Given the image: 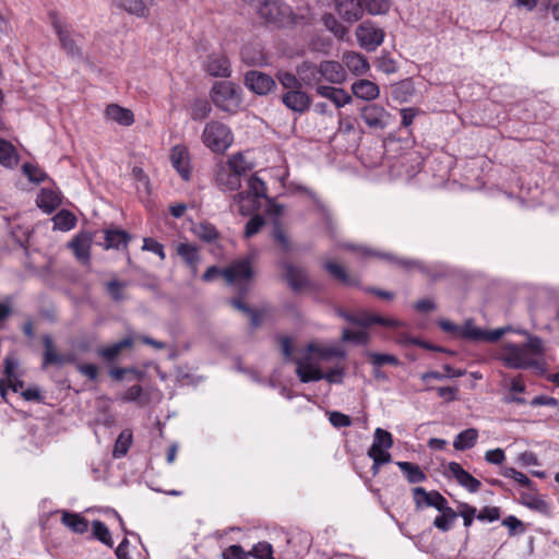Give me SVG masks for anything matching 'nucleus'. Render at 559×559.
I'll return each instance as SVG.
<instances>
[{"mask_svg":"<svg viewBox=\"0 0 559 559\" xmlns=\"http://www.w3.org/2000/svg\"><path fill=\"white\" fill-rule=\"evenodd\" d=\"M412 492L417 509H421L424 504L426 507H433L439 512L450 508L447 499L439 491H426L423 487H415L412 489Z\"/></svg>","mask_w":559,"mask_h":559,"instance_id":"9","label":"nucleus"},{"mask_svg":"<svg viewBox=\"0 0 559 559\" xmlns=\"http://www.w3.org/2000/svg\"><path fill=\"white\" fill-rule=\"evenodd\" d=\"M52 26L58 35L62 48L67 51V53L71 57L81 56V50L75 44V40L72 38L68 26L57 19L52 20Z\"/></svg>","mask_w":559,"mask_h":559,"instance_id":"21","label":"nucleus"},{"mask_svg":"<svg viewBox=\"0 0 559 559\" xmlns=\"http://www.w3.org/2000/svg\"><path fill=\"white\" fill-rule=\"evenodd\" d=\"M248 2L255 10L259 16L269 24L278 27L307 24L311 20L310 11L304 10L300 14L294 13L292 9L280 0H242Z\"/></svg>","mask_w":559,"mask_h":559,"instance_id":"2","label":"nucleus"},{"mask_svg":"<svg viewBox=\"0 0 559 559\" xmlns=\"http://www.w3.org/2000/svg\"><path fill=\"white\" fill-rule=\"evenodd\" d=\"M273 239L277 242V245L282 248V250L284 252H287L290 250L289 238L278 222H276L274 224Z\"/></svg>","mask_w":559,"mask_h":559,"instance_id":"61","label":"nucleus"},{"mask_svg":"<svg viewBox=\"0 0 559 559\" xmlns=\"http://www.w3.org/2000/svg\"><path fill=\"white\" fill-rule=\"evenodd\" d=\"M245 84L258 95H266L276 90V82L272 76L255 70L246 73Z\"/></svg>","mask_w":559,"mask_h":559,"instance_id":"10","label":"nucleus"},{"mask_svg":"<svg viewBox=\"0 0 559 559\" xmlns=\"http://www.w3.org/2000/svg\"><path fill=\"white\" fill-rule=\"evenodd\" d=\"M343 64L355 75H361L369 69L367 58L358 52L348 51L343 55Z\"/></svg>","mask_w":559,"mask_h":559,"instance_id":"28","label":"nucleus"},{"mask_svg":"<svg viewBox=\"0 0 559 559\" xmlns=\"http://www.w3.org/2000/svg\"><path fill=\"white\" fill-rule=\"evenodd\" d=\"M217 185L226 191H234L240 188V178L227 167H222L216 175Z\"/></svg>","mask_w":559,"mask_h":559,"instance_id":"35","label":"nucleus"},{"mask_svg":"<svg viewBox=\"0 0 559 559\" xmlns=\"http://www.w3.org/2000/svg\"><path fill=\"white\" fill-rule=\"evenodd\" d=\"M319 71H321V81L325 80L331 84H342L346 80L344 66L337 61H322Z\"/></svg>","mask_w":559,"mask_h":559,"instance_id":"18","label":"nucleus"},{"mask_svg":"<svg viewBox=\"0 0 559 559\" xmlns=\"http://www.w3.org/2000/svg\"><path fill=\"white\" fill-rule=\"evenodd\" d=\"M319 70L320 64L317 66L309 61L301 62L296 69L299 81H301V86H318L321 82V71Z\"/></svg>","mask_w":559,"mask_h":559,"instance_id":"23","label":"nucleus"},{"mask_svg":"<svg viewBox=\"0 0 559 559\" xmlns=\"http://www.w3.org/2000/svg\"><path fill=\"white\" fill-rule=\"evenodd\" d=\"M344 342H354L357 344H367L369 341V334L365 331H352L345 329L342 334Z\"/></svg>","mask_w":559,"mask_h":559,"instance_id":"62","label":"nucleus"},{"mask_svg":"<svg viewBox=\"0 0 559 559\" xmlns=\"http://www.w3.org/2000/svg\"><path fill=\"white\" fill-rule=\"evenodd\" d=\"M205 71L215 78H227L230 75V63L223 53H212L209 56Z\"/></svg>","mask_w":559,"mask_h":559,"instance_id":"19","label":"nucleus"},{"mask_svg":"<svg viewBox=\"0 0 559 559\" xmlns=\"http://www.w3.org/2000/svg\"><path fill=\"white\" fill-rule=\"evenodd\" d=\"M159 0H114V4L138 17H147L150 15V7Z\"/></svg>","mask_w":559,"mask_h":559,"instance_id":"17","label":"nucleus"},{"mask_svg":"<svg viewBox=\"0 0 559 559\" xmlns=\"http://www.w3.org/2000/svg\"><path fill=\"white\" fill-rule=\"evenodd\" d=\"M233 200V206H236L237 212L242 216H249L253 214L261 206L260 199L247 193L246 191L235 194Z\"/></svg>","mask_w":559,"mask_h":559,"instance_id":"22","label":"nucleus"},{"mask_svg":"<svg viewBox=\"0 0 559 559\" xmlns=\"http://www.w3.org/2000/svg\"><path fill=\"white\" fill-rule=\"evenodd\" d=\"M223 559H249L250 554L245 551L240 545H230L224 549L222 554Z\"/></svg>","mask_w":559,"mask_h":559,"instance_id":"63","label":"nucleus"},{"mask_svg":"<svg viewBox=\"0 0 559 559\" xmlns=\"http://www.w3.org/2000/svg\"><path fill=\"white\" fill-rule=\"evenodd\" d=\"M371 445H377L381 449H390L393 445L392 435L381 428H377L374 431V438Z\"/></svg>","mask_w":559,"mask_h":559,"instance_id":"60","label":"nucleus"},{"mask_svg":"<svg viewBox=\"0 0 559 559\" xmlns=\"http://www.w3.org/2000/svg\"><path fill=\"white\" fill-rule=\"evenodd\" d=\"M276 80L283 86L285 92L301 87V81H299V76L288 71H278L276 73Z\"/></svg>","mask_w":559,"mask_h":559,"instance_id":"43","label":"nucleus"},{"mask_svg":"<svg viewBox=\"0 0 559 559\" xmlns=\"http://www.w3.org/2000/svg\"><path fill=\"white\" fill-rule=\"evenodd\" d=\"M230 129L221 121L207 122L202 132V142L214 153H224L233 143Z\"/></svg>","mask_w":559,"mask_h":559,"instance_id":"4","label":"nucleus"},{"mask_svg":"<svg viewBox=\"0 0 559 559\" xmlns=\"http://www.w3.org/2000/svg\"><path fill=\"white\" fill-rule=\"evenodd\" d=\"M176 253L189 267L192 277H195L199 272L198 265L201 260L199 247L189 242H179L176 246Z\"/></svg>","mask_w":559,"mask_h":559,"instance_id":"14","label":"nucleus"},{"mask_svg":"<svg viewBox=\"0 0 559 559\" xmlns=\"http://www.w3.org/2000/svg\"><path fill=\"white\" fill-rule=\"evenodd\" d=\"M43 343H44V347H45L44 362H43L44 368L48 365H62L64 362H71L73 360L71 357H64L55 352L53 341L49 335L43 336Z\"/></svg>","mask_w":559,"mask_h":559,"instance_id":"31","label":"nucleus"},{"mask_svg":"<svg viewBox=\"0 0 559 559\" xmlns=\"http://www.w3.org/2000/svg\"><path fill=\"white\" fill-rule=\"evenodd\" d=\"M501 474L507 478H512L518 481L521 486L527 487L534 490L533 481L523 473L516 471L513 467H503Z\"/></svg>","mask_w":559,"mask_h":559,"instance_id":"58","label":"nucleus"},{"mask_svg":"<svg viewBox=\"0 0 559 559\" xmlns=\"http://www.w3.org/2000/svg\"><path fill=\"white\" fill-rule=\"evenodd\" d=\"M329 420L335 428L349 427L352 425L349 416L336 411L329 413Z\"/></svg>","mask_w":559,"mask_h":559,"instance_id":"64","label":"nucleus"},{"mask_svg":"<svg viewBox=\"0 0 559 559\" xmlns=\"http://www.w3.org/2000/svg\"><path fill=\"white\" fill-rule=\"evenodd\" d=\"M195 235L205 242H212L217 239L218 233L212 224L201 223L194 228Z\"/></svg>","mask_w":559,"mask_h":559,"instance_id":"52","label":"nucleus"},{"mask_svg":"<svg viewBox=\"0 0 559 559\" xmlns=\"http://www.w3.org/2000/svg\"><path fill=\"white\" fill-rule=\"evenodd\" d=\"M75 216L69 211L62 210L53 217L55 228L60 230H70L75 226Z\"/></svg>","mask_w":559,"mask_h":559,"instance_id":"49","label":"nucleus"},{"mask_svg":"<svg viewBox=\"0 0 559 559\" xmlns=\"http://www.w3.org/2000/svg\"><path fill=\"white\" fill-rule=\"evenodd\" d=\"M281 100L286 108L297 114H305L308 111L312 103L311 97L302 91V87L284 92Z\"/></svg>","mask_w":559,"mask_h":559,"instance_id":"11","label":"nucleus"},{"mask_svg":"<svg viewBox=\"0 0 559 559\" xmlns=\"http://www.w3.org/2000/svg\"><path fill=\"white\" fill-rule=\"evenodd\" d=\"M211 99L221 110L236 114L241 105L239 88L229 81L215 82L211 90Z\"/></svg>","mask_w":559,"mask_h":559,"instance_id":"3","label":"nucleus"},{"mask_svg":"<svg viewBox=\"0 0 559 559\" xmlns=\"http://www.w3.org/2000/svg\"><path fill=\"white\" fill-rule=\"evenodd\" d=\"M105 241L106 249H120L121 247L127 248L128 242L130 241V235L121 229L106 230Z\"/></svg>","mask_w":559,"mask_h":559,"instance_id":"36","label":"nucleus"},{"mask_svg":"<svg viewBox=\"0 0 559 559\" xmlns=\"http://www.w3.org/2000/svg\"><path fill=\"white\" fill-rule=\"evenodd\" d=\"M386 449L378 448L377 445H371L368 450L369 457L373 461V468L378 469V467L382 464L391 462V454L385 451Z\"/></svg>","mask_w":559,"mask_h":559,"instance_id":"55","label":"nucleus"},{"mask_svg":"<svg viewBox=\"0 0 559 559\" xmlns=\"http://www.w3.org/2000/svg\"><path fill=\"white\" fill-rule=\"evenodd\" d=\"M364 12L367 11L371 15L386 14L390 10V0H362Z\"/></svg>","mask_w":559,"mask_h":559,"instance_id":"44","label":"nucleus"},{"mask_svg":"<svg viewBox=\"0 0 559 559\" xmlns=\"http://www.w3.org/2000/svg\"><path fill=\"white\" fill-rule=\"evenodd\" d=\"M353 94L365 100H373L379 97V86L369 80H358L352 85Z\"/></svg>","mask_w":559,"mask_h":559,"instance_id":"29","label":"nucleus"},{"mask_svg":"<svg viewBox=\"0 0 559 559\" xmlns=\"http://www.w3.org/2000/svg\"><path fill=\"white\" fill-rule=\"evenodd\" d=\"M258 199L266 198V186L258 176H251L248 180V189L246 191Z\"/></svg>","mask_w":559,"mask_h":559,"instance_id":"53","label":"nucleus"},{"mask_svg":"<svg viewBox=\"0 0 559 559\" xmlns=\"http://www.w3.org/2000/svg\"><path fill=\"white\" fill-rule=\"evenodd\" d=\"M478 438V431L475 428H468L461 431L453 441V447L457 451L472 449Z\"/></svg>","mask_w":559,"mask_h":559,"instance_id":"38","label":"nucleus"},{"mask_svg":"<svg viewBox=\"0 0 559 559\" xmlns=\"http://www.w3.org/2000/svg\"><path fill=\"white\" fill-rule=\"evenodd\" d=\"M171 164L183 180H189L190 168L188 153L180 147H175L171 152Z\"/></svg>","mask_w":559,"mask_h":559,"instance_id":"32","label":"nucleus"},{"mask_svg":"<svg viewBox=\"0 0 559 559\" xmlns=\"http://www.w3.org/2000/svg\"><path fill=\"white\" fill-rule=\"evenodd\" d=\"M354 324L362 326V328H368L372 324H380L383 326L396 328V326L402 325V322L399 320H395V319L384 318L379 314H372L367 311H360L357 314H355Z\"/></svg>","mask_w":559,"mask_h":559,"instance_id":"24","label":"nucleus"},{"mask_svg":"<svg viewBox=\"0 0 559 559\" xmlns=\"http://www.w3.org/2000/svg\"><path fill=\"white\" fill-rule=\"evenodd\" d=\"M105 115L108 119L120 126L129 127L134 122V115L130 109L123 108L117 104H110L106 107Z\"/></svg>","mask_w":559,"mask_h":559,"instance_id":"30","label":"nucleus"},{"mask_svg":"<svg viewBox=\"0 0 559 559\" xmlns=\"http://www.w3.org/2000/svg\"><path fill=\"white\" fill-rule=\"evenodd\" d=\"M323 266L334 280L342 283L343 285L350 287H356L359 285V280L355 276H352L344 266L332 261H325Z\"/></svg>","mask_w":559,"mask_h":559,"instance_id":"26","label":"nucleus"},{"mask_svg":"<svg viewBox=\"0 0 559 559\" xmlns=\"http://www.w3.org/2000/svg\"><path fill=\"white\" fill-rule=\"evenodd\" d=\"M133 345V341L130 337H126L110 346L102 347L98 349V355L108 361L115 360L119 354Z\"/></svg>","mask_w":559,"mask_h":559,"instance_id":"39","label":"nucleus"},{"mask_svg":"<svg viewBox=\"0 0 559 559\" xmlns=\"http://www.w3.org/2000/svg\"><path fill=\"white\" fill-rule=\"evenodd\" d=\"M92 528L95 538L110 548L114 546L111 534L105 523L99 520H95L92 523Z\"/></svg>","mask_w":559,"mask_h":559,"instance_id":"47","label":"nucleus"},{"mask_svg":"<svg viewBox=\"0 0 559 559\" xmlns=\"http://www.w3.org/2000/svg\"><path fill=\"white\" fill-rule=\"evenodd\" d=\"M295 364L297 365L296 373L301 382L308 383L323 379V372L318 367L310 364L308 358L295 359Z\"/></svg>","mask_w":559,"mask_h":559,"instance_id":"25","label":"nucleus"},{"mask_svg":"<svg viewBox=\"0 0 559 559\" xmlns=\"http://www.w3.org/2000/svg\"><path fill=\"white\" fill-rule=\"evenodd\" d=\"M60 202L59 195L52 190L43 189L37 197V205L48 213L55 211Z\"/></svg>","mask_w":559,"mask_h":559,"instance_id":"41","label":"nucleus"},{"mask_svg":"<svg viewBox=\"0 0 559 559\" xmlns=\"http://www.w3.org/2000/svg\"><path fill=\"white\" fill-rule=\"evenodd\" d=\"M366 355L369 358L370 362L376 368H380L383 365H392V366L400 365L399 358L391 354H380V353H374V352H367Z\"/></svg>","mask_w":559,"mask_h":559,"instance_id":"46","label":"nucleus"},{"mask_svg":"<svg viewBox=\"0 0 559 559\" xmlns=\"http://www.w3.org/2000/svg\"><path fill=\"white\" fill-rule=\"evenodd\" d=\"M448 473L456 479V481L469 492H477L481 484L472 474L465 471L461 464L456 462H450L448 465Z\"/></svg>","mask_w":559,"mask_h":559,"instance_id":"16","label":"nucleus"},{"mask_svg":"<svg viewBox=\"0 0 559 559\" xmlns=\"http://www.w3.org/2000/svg\"><path fill=\"white\" fill-rule=\"evenodd\" d=\"M22 170L28 180L35 183H40L47 178V174L41 168L29 163H25Z\"/></svg>","mask_w":559,"mask_h":559,"instance_id":"56","label":"nucleus"},{"mask_svg":"<svg viewBox=\"0 0 559 559\" xmlns=\"http://www.w3.org/2000/svg\"><path fill=\"white\" fill-rule=\"evenodd\" d=\"M544 352L543 341L537 336L528 335L523 344L502 343L497 358L511 369L538 368V358L544 355Z\"/></svg>","mask_w":559,"mask_h":559,"instance_id":"1","label":"nucleus"},{"mask_svg":"<svg viewBox=\"0 0 559 559\" xmlns=\"http://www.w3.org/2000/svg\"><path fill=\"white\" fill-rule=\"evenodd\" d=\"M248 552L250 554V557H254L257 559H274L273 547L267 542H260L255 544Z\"/></svg>","mask_w":559,"mask_h":559,"instance_id":"57","label":"nucleus"},{"mask_svg":"<svg viewBox=\"0 0 559 559\" xmlns=\"http://www.w3.org/2000/svg\"><path fill=\"white\" fill-rule=\"evenodd\" d=\"M227 168L239 178L250 169L241 153L234 154L229 157Z\"/></svg>","mask_w":559,"mask_h":559,"instance_id":"48","label":"nucleus"},{"mask_svg":"<svg viewBox=\"0 0 559 559\" xmlns=\"http://www.w3.org/2000/svg\"><path fill=\"white\" fill-rule=\"evenodd\" d=\"M306 349L309 354H316L322 359H329L331 357L343 356V353L335 347L323 348L314 343L308 344Z\"/></svg>","mask_w":559,"mask_h":559,"instance_id":"54","label":"nucleus"},{"mask_svg":"<svg viewBox=\"0 0 559 559\" xmlns=\"http://www.w3.org/2000/svg\"><path fill=\"white\" fill-rule=\"evenodd\" d=\"M132 442V435L129 431H122L116 440L112 455L114 457H122L127 454Z\"/></svg>","mask_w":559,"mask_h":559,"instance_id":"50","label":"nucleus"},{"mask_svg":"<svg viewBox=\"0 0 559 559\" xmlns=\"http://www.w3.org/2000/svg\"><path fill=\"white\" fill-rule=\"evenodd\" d=\"M211 105L205 99H195L191 105V119L195 121L204 120L211 114Z\"/></svg>","mask_w":559,"mask_h":559,"instance_id":"45","label":"nucleus"},{"mask_svg":"<svg viewBox=\"0 0 559 559\" xmlns=\"http://www.w3.org/2000/svg\"><path fill=\"white\" fill-rule=\"evenodd\" d=\"M338 15L348 23H355L364 16L362 0H335Z\"/></svg>","mask_w":559,"mask_h":559,"instance_id":"13","label":"nucleus"},{"mask_svg":"<svg viewBox=\"0 0 559 559\" xmlns=\"http://www.w3.org/2000/svg\"><path fill=\"white\" fill-rule=\"evenodd\" d=\"M360 117L369 128L383 130L389 124L391 115L384 107L369 104L361 108Z\"/></svg>","mask_w":559,"mask_h":559,"instance_id":"8","label":"nucleus"},{"mask_svg":"<svg viewBox=\"0 0 559 559\" xmlns=\"http://www.w3.org/2000/svg\"><path fill=\"white\" fill-rule=\"evenodd\" d=\"M506 331V329L485 331L480 328H477L472 322H466L465 325L460 330V334L462 337L472 341L496 342L504 335Z\"/></svg>","mask_w":559,"mask_h":559,"instance_id":"12","label":"nucleus"},{"mask_svg":"<svg viewBox=\"0 0 559 559\" xmlns=\"http://www.w3.org/2000/svg\"><path fill=\"white\" fill-rule=\"evenodd\" d=\"M324 26L332 32L336 37L343 38L347 29L338 22V20L331 13H326L322 17Z\"/></svg>","mask_w":559,"mask_h":559,"instance_id":"51","label":"nucleus"},{"mask_svg":"<svg viewBox=\"0 0 559 559\" xmlns=\"http://www.w3.org/2000/svg\"><path fill=\"white\" fill-rule=\"evenodd\" d=\"M359 45L368 51L376 50L384 39V32L370 21L362 22L356 29Z\"/></svg>","mask_w":559,"mask_h":559,"instance_id":"6","label":"nucleus"},{"mask_svg":"<svg viewBox=\"0 0 559 559\" xmlns=\"http://www.w3.org/2000/svg\"><path fill=\"white\" fill-rule=\"evenodd\" d=\"M396 465L403 472L408 483L418 484L427 479L424 471L416 464L411 462H397Z\"/></svg>","mask_w":559,"mask_h":559,"instance_id":"40","label":"nucleus"},{"mask_svg":"<svg viewBox=\"0 0 559 559\" xmlns=\"http://www.w3.org/2000/svg\"><path fill=\"white\" fill-rule=\"evenodd\" d=\"M61 522L64 526L78 534H83L88 528L87 520L78 513L63 511Z\"/></svg>","mask_w":559,"mask_h":559,"instance_id":"33","label":"nucleus"},{"mask_svg":"<svg viewBox=\"0 0 559 559\" xmlns=\"http://www.w3.org/2000/svg\"><path fill=\"white\" fill-rule=\"evenodd\" d=\"M348 248L359 252L362 255L379 257L380 259H384V260H386L389 262H392V263L396 264L397 266H400V267H402L404 270L417 269L420 272H423L425 274H428L427 267L424 265V263L421 261H418V260H412V259H406V258H399V257H395V255H393L391 253L376 252V251H373L371 249H368L366 247H354V246H350Z\"/></svg>","mask_w":559,"mask_h":559,"instance_id":"7","label":"nucleus"},{"mask_svg":"<svg viewBox=\"0 0 559 559\" xmlns=\"http://www.w3.org/2000/svg\"><path fill=\"white\" fill-rule=\"evenodd\" d=\"M284 277L294 292H299L309 284L307 272L304 267L290 262H283Z\"/></svg>","mask_w":559,"mask_h":559,"instance_id":"15","label":"nucleus"},{"mask_svg":"<svg viewBox=\"0 0 559 559\" xmlns=\"http://www.w3.org/2000/svg\"><path fill=\"white\" fill-rule=\"evenodd\" d=\"M264 218L259 214L251 217L245 226V238L249 239L257 235L264 226Z\"/></svg>","mask_w":559,"mask_h":559,"instance_id":"59","label":"nucleus"},{"mask_svg":"<svg viewBox=\"0 0 559 559\" xmlns=\"http://www.w3.org/2000/svg\"><path fill=\"white\" fill-rule=\"evenodd\" d=\"M93 241L91 233L82 231L69 243L76 259L83 263L90 261V250Z\"/></svg>","mask_w":559,"mask_h":559,"instance_id":"20","label":"nucleus"},{"mask_svg":"<svg viewBox=\"0 0 559 559\" xmlns=\"http://www.w3.org/2000/svg\"><path fill=\"white\" fill-rule=\"evenodd\" d=\"M317 94L330 99L336 107H343L352 102V96L343 88H336L333 86L318 85Z\"/></svg>","mask_w":559,"mask_h":559,"instance_id":"27","label":"nucleus"},{"mask_svg":"<svg viewBox=\"0 0 559 559\" xmlns=\"http://www.w3.org/2000/svg\"><path fill=\"white\" fill-rule=\"evenodd\" d=\"M19 163L16 148L7 140L0 139V165L14 168Z\"/></svg>","mask_w":559,"mask_h":559,"instance_id":"34","label":"nucleus"},{"mask_svg":"<svg viewBox=\"0 0 559 559\" xmlns=\"http://www.w3.org/2000/svg\"><path fill=\"white\" fill-rule=\"evenodd\" d=\"M415 93L414 86L411 81H401L391 86V96L399 103H407L412 99Z\"/></svg>","mask_w":559,"mask_h":559,"instance_id":"37","label":"nucleus"},{"mask_svg":"<svg viewBox=\"0 0 559 559\" xmlns=\"http://www.w3.org/2000/svg\"><path fill=\"white\" fill-rule=\"evenodd\" d=\"M440 513V515L436 516L433 525L442 532H448L459 514L452 508L445 509Z\"/></svg>","mask_w":559,"mask_h":559,"instance_id":"42","label":"nucleus"},{"mask_svg":"<svg viewBox=\"0 0 559 559\" xmlns=\"http://www.w3.org/2000/svg\"><path fill=\"white\" fill-rule=\"evenodd\" d=\"M223 277L228 284H246L253 277L250 258H241L223 269Z\"/></svg>","mask_w":559,"mask_h":559,"instance_id":"5","label":"nucleus"}]
</instances>
